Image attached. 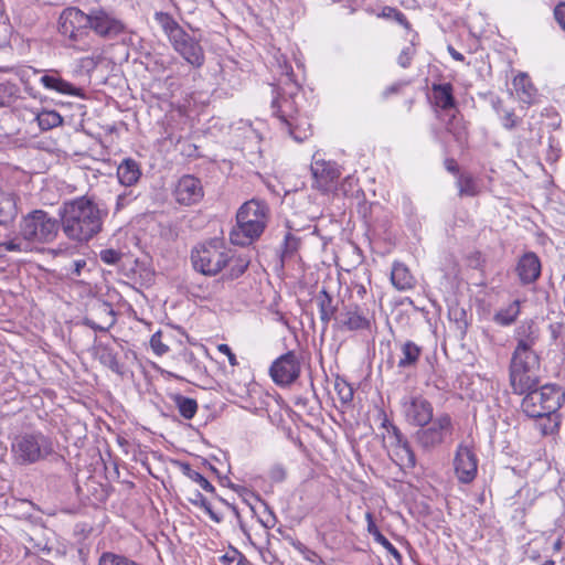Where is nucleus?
I'll use <instances>...</instances> for the list:
<instances>
[{
	"mask_svg": "<svg viewBox=\"0 0 565 565\" xmlns=\"http://www.w3.org/2000/svg\"><path fill=\"white\" fill-rule=\"evenodd\" d=\"M58 216L61 230L66 238L84 244L103 231L108 210L94 196L82 195L63 202Z\"/></svg>",
	"mask_w": 565,
	"mask_h": 565,
	"instance_id": "1",
	"label": "nucleus"
},
{
	"mask_svg": "<svg viewBox=\"0 0 565 565\" xmlns=\"http://www.w3.org/2000/svg\"><path fill=\"white\" fill-rule=\"evenodd\" d=\"M268 220L267 203L256 199L245 202L236 213V226L230 234L231 242L237 246L252 244L262 236Z\"/></svg>",
	"mask_w": 565,
	"mask_h": 565,
	"instance_id": "2",
	"label": "nucleus"
},
{
	"mask_svg": "<svg viewBox=\"0 0 565 565\" xmlns=\"http://www.w3.org/2000/svg\"><path fill=\"white\" fill-rule=\"evenodd\" d=\"M522 401L521 408L530 418H546L548 425H541L543 435L553 433L551 426V415L555 414L562 405L564 394L557 385L546 384L541 387L534 386L526 391Z\"/></svg>",
	"mask_w": 565,
	"mask_h": 565,
	"instance_id": "3",
	"label": "nucleus"
},
{
	"mask_svg": "<svg viewBox=\"0 0 565 565\" xmlns=\"http://www.w3.org/2000/svg\"><path fill=\"white\" fill-rule=\"evenodd\" d=\"M60 230V218L41 209L23 215L19 223V236L29 243H52L57 237Z\"/></svg>",
	"mask_w": 565,
	"mask_h": 565,
	"instance_id": "4",
	"label": "nucleus"
},
{
	"mask_svg": "<svg viewBox=\"0 0 565 565\" xmlns=\"http://www.w3.org/2000/svg\"><path fill=\"white\" fill-rule=\"evenodd\" d=\"M540 358L534 350H514L510 363L513 393L522 395L540 384Z\"/></svg>",
	"mask_w": 565,
	"mask_h": 565,
	"instance_id": "5",
	"label": "nucleus"
},
{
	"mask_svg": "<svg viewBox=\"0 0 565 565\" xmlns=\"http://www.w3.org/2000/svg\"><path fill=\"white\" fill-rule=\"evenodd\" d=\"M275 96L271 102L273 114L279 119L280 125L296 120L299 115L296 97L300 92V85L294 77L291 66H286L279 77L277 86H274Z\"/></svg>",
	"mask_w": 565,
	"mask_h": 565,
	"instance_id": "6",
	"label": "nucleus"
},
{
	"mask_svg": "<svg viewBox=\"0 0 565 565\" xmlns=\"http://www.w3.org/2000/svg\"><path fill=\"white\" fill-rule=\"evenodd\" d=\"M11 452L17 463L26 466L46 459L54 447L51 438L41 431L23 433L13 439Z\"/></svg>",
	"mask_w": 565,
	"mask_h": 565,
	"instance_id": "7",
	"label": "nucleus"
},
{
	"mask_svg": "<svg viewBox=\"0 0 565 565\" xmlns=\"http://www.w3.org/2000/svg\"><path fill=\"white\" fill-rule=\"evenodd\" d=\"M455 423L450 414L440 413L426 426H419L414 434V440L425 452H431L438 447L452 440Z\"/></svg>",
	"mask_w": 565,
	"mask_h": 565,
	"instance_id": "8",
	"label": "nucleus"
},
{
	"mask_svg": "<svg viewBox=\"0 0 565 565\" xmlns=\"http://www.w3.org/2000/svg\"><path fill=\"white\" fill-rule=\"evenodd\" d=\"M191 259L196 270L214 276L233 259V255L222 243L213 241L192 250Z\"/></svg>",
	"mask_w": 565,
	"mask_h": 565,
	"instance_id": "9",
	"label": "nucleus"
},
{
	"mask_svg": "<svg viewBox=\"0 0 565 565\" xmlns=\"http://www.w3.org/2000/svg\"><path fill=\"white\" fill-rule=\"evenodd\" d=\"M375 322V315L366 302L343 306L335 317V326L344 331H370Z\"/></svg>",
	"mask_w": 565,
	"mask_h": 565,
	"instance_id": "10",
	"label": "nucleus"
},
{
	"mask_svg": "<svg viewBox=\"0 0 565 565\" xmlns=\"http://www.w3.org/2000/svg\"><path fill=\"white\" fill-rule=\"evenodd\" d=\"M90 23V12L85 13L78 8L70 7L60 15L58 31L72 42H78L88 34Z\"/></svg>",
	"mask_w": 565,
	"mask_h": 565,
	"instance_id": "11",
	"label": "nucleus"
},
{
	"mask_svg": "<svg viewBox=\"0 0 565 565\" xmlns=\"http://www.w3.org/2000/svg\"><path fill=\"white\" fill-rule=\"evenodd\" d=\"M402 414L412 426H426L434 417L433 404L422 394L405 395L401 399Z\"/></svg>",
	"mask_w": 565,
	"mask_h": 565,
	"instance_id": "12",
	"label": "nucleus"
},
{
	"mask_svg": "<svg viewBox=\"0 0 565 565\" xmlns=\"http://www.w3.org/2000/svg\"><path fill=\"white\" fill-rule=\"evenodd\" d=\"M383 427L386 428L390 448L395 456V462L403 467L412 469L416 466V456L411 447L407 437L402 430L386 417L383 422Z\"/></svg>",
	"mask_w": 565,
	"mask_h": 565,
	"instance_id": "13",
	"label": "nucleus"
},
{
	"mask_svg": "<svg viewBox=\"0 0 565 565\" xmlns=\"http://www.w3.org/2000/svg\"><path fill=\"white\" fill-rule=\"evenodd\" d=\"M300 370L297 354L294 351H288L273 362L269 374L277 385L286 386L299 377Z\"/></svg>",
	"mask_w": 565,
	"mask_h": 565,
	"instance_id": "14",
	"label": "nucleus"
},
{
	"mask_svg": "<svg viewBox=\"0 0 565 565\" xmlns=\"http://www.w3.org/2000/svg\"><path fill=\"white\" fill-rule=\"evenodd\" d=\"M173 50L194 68H201L205 63L204 50L199 40L185 30L170 41Z\"/></svg>",
	"mask_w": 565,
	"mask_h": 565,
	"instance_id": "15",
	"label": "nucleus"
},
{
	"mask_svg": "<svg viewBox=\"0 0 565 565\" xmlns=\"http://www.w3.org/2000/svg\"><path fill=\"white\" fill-rule=\"evenodd\" d=\"M478 458L472 447L459 444L454 458L456 477L461 483H470L478 472Z\"/></svg>",
	"mask_w": 565,
	"mask_h": 565,
	"instance_id": "16",
	"label": "nucleus"
},
{
	"mask_svg": "<svg viewBox=\"0 0 565 565\" xmlns=\"http://www.w3.org/2000/svg\"><path fill=\"white\" fill-rule=\"evenodd\" d=\"M89 29L103 39H114L125 31V24L105 9L90 10Z\"/></svg>",
	"mask_w": 565,
	"mask_h": 565,
	"instance_id": "17",
	"label": "nucleus"
},
{
	"mask_svg": "<svg viewBox=\"0 0 565 565\" xmlns=\"http://www.w3.org/2000/svg\"><path fill=\"white\" fill-rule=\"evenodd\" d=\"M173 196L184 206L198 204L204 196L201 180L192 174L182 175L173 189Z\"/></svg>",
	"mask_w": 565,
	"mask_h": 565,
	"instance_id": "18",
	"label": "nucleus"
},
{
	"mask_svg": "<svg viewBox=\"0 0 565 565\" xmlns=\"http://www.w3.org/2000/svg\"><path fill=\"white\" fill-rule=\"evenodd\" d=\"M310 170L313 177L312 186L326 193L329 192L340 177L335 162L326 161L313 156Z\"/></svg>",
	"mask_w": 565,
	"mask_h": 565,
	"instance_id": "19",
	"label": "nucleus"
},
{
	"mask_svg": "<svg viewBox=\"0 0 565 565\" xmlns=\"http://www.w3.org/2000/svg\"><path fill=\"white\" fill-rule=\"evenodd\" d=\"M541 268L539 256L533 252H529L520 257L515 271L522 285H530L540 278Z\"/></svg>",
	"mask_w": 565,
	"mask_h": 565,
	"instance_id": "20",
	"label": "nucleus"
},
{
	"mask_svg": "<svg viewBox=\"0 0 565 565\" xmlns=\"http://www.w3.org/2000/svg\"><path fill=\"white\" fill-rule=\"evenodd\" d=\"M180 371L190 377H201L206 373L205 366L199 361L193 351L184 348L174 355Z\"/></svg>",
	"mask_w": 565,
	"mask_h": 565,
	"instance_id": "21",
	"label": "nucleus"
},
{
	"mask_svg": "<svg viewBox=\"0 0 565 565\" xmlns=\"http://www.w3.org/2000/svg\"><path fill=\"white\" fill-rule=\"evenodd\" d=\"M40 83L46 88L51 90H55L60 94L82 97L83 90L82 88L75 87L70 82L63 79L57 71H51L50 74H45L40 78Z\"/></svg>",
	"mask_w": 565,
	"mask_h": 565,
	"instance_id": "22",
	"label": "nucleus"
},
{
	"mask_svg": "<svg viewBox=\"0 0 565 565\" xmlns=\"http://www.w3.org/2000/svg\"><path fill=\"white\" fill-rule=\"evenodd\" d=\"M316 302L319 309L320 320L323 323V328L327 329L332 319L335 320L338 316V302L334 301L331 294L322 288L316 296Z\"/></svg>",
	"mask_w": 565,
	"mask_h": 565,
	"instance_id": "23",
	"label": "nucleus"
},
{
	"mask_svg": "<svg viewBox=\"0 0 565 565\" xmlns=\"http://www.w3.org/2000/svg\"><path fill=\"white\" fill-rule=\"evenodd\" d=\"M431 92L434 97V103L437 107L443 110H448L455 108L457 103L454 96V87L451 83H441L431 85Z\"/></svg>",
	"mask_w": 565,
	"mask_h": 565,
	"instance_id": "24",
	"label": "nucleus"
},
{
	"mask_svg": "<svg viewBox=\"0 0 565 565\" xmlns=\"http://www.w3.org/2000/svg\"><path fill=\"white\" fill-rule=\"evenodd\" d=\"M117 177L122 185L131 186L136 184L141 177L139 163L131 158L124 159L117 168Z\"/></svg>",
	"mask_w": 565,
	"mask_h": 565,
	"instance_id": "25",
	"label": "nucleus"
},
{
	"mask_svg": "<svg viewBox=\"0 0 565 565\" xmlns=\"http://www.w3.org/2000/svg\"><path fill=\"white\" fill-rule=\"evenodd\" d=\"M518 344L515 350H533V345L539 339V332L533 321H524L516 329Z\"/></svg>",
	"mask_w": 565,
	"mask_h": 565,
	"instance_id": "26",
	"label": "nucleus"
},
{
	"mask_svg": "<svg viewBox=\"0 0 565 565\" xmlns=\"http://www.w3.org/2000/svg\"><path fill=\"white\" fill-rule=\"evenodd\" d=\"M281 129L297 142H302L312 135L311 125L307 118L301 116H298L296 120L281 124Z\"/></svg>",
	"mask_w": 565,
	"mask_h": 565,
	"instance_id": "27",
	"label": "nucleus"
},
{
	"mask_svg": "<svg viewBox=\"0 0 565 565\" xmlns=\"http://www.w3.org/2000/svg\"><path fill=\"white\" fill-rule=\"evenodd\" d=\"M391 281L397 290L412 289L415 286V278L405 264L395 262L391 271Z\"/></svg>",
	"mask_w": 565,
	"mask_h": 565,
	"instance_id": "28",
	"label": "nucleus"
},
{
	"mask_svg": "<svg viewBox=\"0 0 565 565\" xmlns=\"http://www.w3.org/2000/svg\"><path fill=\"white\" fill-rule=\"evenodd\" d=\"M423 349L415 342L407 340L401 345V358L397 362L399 369H412L415 367L419 361Z\"/></svg>",
	"mask_w": 565,
	"mask_h": 565,
	"instance_id": "29",
	"label": "nucleus"
},
{
	"mask_svg": "<svg viewBox=\"0 0 565 565\" xmlns=\"http://www.w3.org/2000/svg\"><path fill=\"white\" fill-rule=\"evenodd\" d=\"M18 214V198L12 193H0V225L11 224Z\"/></svg>",
	"mask_w": 565,
	"mask_h": 565,
	"instance_id": "30",
	"label": "nucleus"
},
{
	"mask_svg": "<svg viewBox=\"0 0 565 565\" xmlns=\"http://www.w3.org/2000/svg\"><path fill=\"white\" fill-rule=\"evenodd\" d=\"M174 407L178 409L180 416L184 419H192L198 413V402L194 398L184 396L180 393L170 394Z\"/></svg>",
	"mask_w": 565,
	"mask_h": 565,
	"instance_id": "31",
	"label": "nucleus"
},
{
	"mask_svg": "<svg viewBox=\"0 0 565 565\" xmlns=\"http://www.w3.org/2000/svg\"><path fill=\"white\" fill-rule=\"evenodd\" d=\"M446 130L454 137L459 147L463 148L468 143L469 132L462 118L456 115L451 116L446 124Z\"/></svg>",
	"mask_w": 565,
	"mask_h": 565,
	"instance_id": "32",
	"label": "nucleus"
},
{
	"mask_svg": "<svg viewBox=\"0 0 565 565\" xmlns=\"http://www.w3.org/2000/svg\"><path fill=\"white\" fill-rule=\"evenodd\" d=\"M96 355L100 363L110 369L115 373H120L121 365L117 359V353L111 347L105 343H99L95 348Z\"/></svg>",
	"mask_w": 565,
	"mask_h": 565,
	"instance_id": "33",
	"label": "nucleus"
},
{
	"mask_svg": "<svg viewBox=\"0 0 565 565\" xmlns=\"http://www.w3.org/2000/svg\"><path fill=\"white\" fill-rule=\"evenodd\" d=\"M513 85L516 90V94L519 95L522 102L527 104L532 103L536 89L526 74L521 73L518 76H515L513 79Z\"/></svg>",
	"mask_w": 565,
	"mask_h": 565,
	"instance_id": "34",
	"label": "nucleus"
},
{
	"mask_svg": "<svg viewBox=\"0 0 565 565\" xmlns=\"http://www.w3.org/2000/svg\"><path fill=\"white\" fill-rule=\"evenodd\" d=\"M154 20L162 28L164 34L168 36L169 41L174 39L178 34L184 30L171 14L167 12H156Z\"/></svg>",
	"mask_w": 565,
	"mask_h": 565,
	"instance_id": "35",
	"label": "nucleus"
},
{
	"mask_svg": "<svg viewBox=\"0 0 565 565\" xmlns=\"http://www.w3.org/2000/svg\"><path fill=\"white\" fill-rule=\"evenodd\" d=\"M520 315V301L514 300L508 307L495 312L493 320L500 326L507 327L512 324Z\"/></svg>",
	"mask_w": 565,
	"mask_h": 565,
	"instance_id": "36",
	"label": "nucleus"
},
{
	"mask_svg": "<svg viewBox=\"0 0 565 565\" xmlns=\"http://www.w3.org/2000/svg\"><path fill=\"white\" fill-rule=\"evenodd\" d=\"M459 196H476L480 193V188L471 174H459L457 180Z\"/></svg>",
	"mask_w": 565,
	"mask_h": 565,
	"instance_id": "37",
	"label": "nucleus"
},
{
	"mask_svg": "<svg viewBox=\"0 0 565 565\" xmlns=\"http://www.w3.org/2000/svg\"><path fill=\"white\" fill-rule=\"evenodd\" d=\"M181 471L185 477L198 483L206 492L215 493L214 486H212V483L199 471L192 469L189 463H181Z\"/></svg>",
	"mask_w": 565,
	"mask_h": 565,
	"instance_id": "38",
	"label": "nucleus"
},
{
	"mask_svg": "<svg viewBox=\"0 0 565 565\" xmlns=\"http://www.w3.org/2000/svg\"><path fill=\"white\" fill-rule=\"evenodd\" d=\"M39 127L42 130H50L63 122L62 116L55 110H43L36 116Z\"/></svg>",
	"mask_w": 565,
	"mask_h": 565,
	"instance_id": "39",
	"label": "nucleus"
},
{
	"mask_svg": "<svg viewBox=\"0 0 565 565\" xmlns=\"http://www.w3.org/2000/svg\"><path fill=\"white\" fill-rule=\"evenodd\" d=\"M98 565H140L136 561L113 552H104L99 556Z\"/></svg>",
	"mask_w": 565,
	"mask_h": 565,
	"instance_id": "40",
	"label": "nucleus"
},
{
	"mask_svg": "<svg viewBox=\"0 0 565 565\" xmlns=\"http://www.w3.org/2000/svg\"><path fill=\"white\" fill-rule=\"evenodd\" d=\"M334 390L338 398L343 405H348L352 402L354 391L350 383L342 377H337L334 381Z\"/></svg>",
	"mask_w": 565,
	"mask_h": 565,
	"instance_id": "41",
	"label": "nucleus"
},
{
	"mask_svg": "<svg viewBox=\"0 0 565 565\" xmlns=\"http://www.w3.org/2000/svg\"><path fill=\"white\" fill-rule=\"evenodd\" d=\"M379 17L384 19H392L396 21L398 24H401L405 30L412 31V25L407 20L406 15L396 8L386 6L382 9Z\"/></svg>",
	"mask_w": 565,
	"mask_h": 565,
	"instance_id": "42",
	"label": "nucleus"
},
{
	"mask_svg": "<svg viewBox=\"0 0 565 565\" xmlns=\"http://www.w3.org/2000/svg\"><path fill=\"white\" fill-rule=\"evenodd\" d=\"M418 39V34L415 32L413 39L411 40V44L402 50L397 57V63L403 68H408L412 64V61L416 54V40Z\"/></svg>",
	"mask_w": 565,
	"mask_h": 565,
	"instance_id": "43",
	"label": "nucleus"
},
{
	"mask_svg": "<svg viewBox=\"0 0 565 565\" xmlns=\"http://www.w3.org/2000/svg\"><path fill=\"white\" fill-rule=\"evenodd\" d=\"M300 246V239L295 236L291 232H288L285 235L284 243H282V250H281V257L290 258L294 256V254L298 250Z\"/></svg>",
	"mask_w": 565,
	"mask_h": 565,
	"instance_id": "44",
	"label": "nucleus"
},
{
	"mask_svg": "<svg viewBox=\"0 0 565 565\" xmlns=\"http://www.w3.org/2000/svg\"><path fill=\"white\" fill-rule=\"evenodd\" d=\"M222 565H247L248 561L237 548L231 547L228 552L220 557Z\"/></svg>",
	"mask_w": 565,
	"mask_h": 565,
	"instance_id": "45",
	"label": "nucleus"
},
{
	"mask_svg": "<svg viewBox=\"0 0 565 565\" xmlns=\"http://www.w3.org/2000/svg\"><path fill=\"white\" fill-rule=\"evenodd\" d=\"M26 245L20 238H13L8 242L0 243V257L8 252H25Z\"/></svg>",
	"mask_w": 565,
	"mask_h": 565,
	"instance_id": "46",
	"label": "nucleus"
},
{
	"mask_svg": "<svg viewBox=\"0 0 565 565\" xmlns=\"http://www.w3.org/2000/svg\"><path fill=\"white\" fill-rule=\"evenodd\" d=\"M374 541L376 543L381 544L387 551V553L394 557L397 565H403V557H402L401 553L383 534L380 535Z\"/></svg>",
	"mask_w": 565,
	"mask_h": 565,
	"instance_id": "47",
	"label": "nucleus"
},
{
	"mask_svg": "<svg viewBox=\"0 0 565 565\" xmlns=\"http://www.w3.org/2000/svg\"><path fill=\"white\" fill-rule=\"evenodd\" d=\"M99 258L107 265H116L121 259V253L114 248H105L99 252Z\"/></svg>",
	"mask_w": 565,
	"mask_h": 565,
	"instance_id": "48",
	"label": "nucleus"
},
{
	"mask_svg": "<svg viewBox=\"0 0 565 565\" xmlns=\"http://www.w3.org/2000/svg\"><path fill=\"white\" fill-rule=\"evenodd\" d=\"M150 345L153 350V352L158 355H162L168 352L169 348L162 342V333L161 331L156 332L152 334L150 339Z\"/></svg>",
	"mask_w": 565,
	"mask_h": 565,
	"instance_id": "49",
	"label": "nucleus"
},
{
	"mask_svg": "<svg viewBox=\"0 0 565 565\" xmlns=\"http://www.w3.org/2000/svg\"><path fill=\"white\" fill-rule=\"evenodd\" d=\"M292 546H294V547H295L299 553H301V554H302V556H303L307 561H309V562H311V563H315V562L319 558L318 554H317L315 551H312V550L308 548L305 544H302V543H301V542H299V541H297V542L292 543Z\"/></svg>",
	"mask_w": 565,
	"mask_h": 565,
	"instance_id": "50",
	"label": "nucleus"
},
{
	"mask_svg": "<svg viewBox=\"0 0 565 565\" xmlns=\"http://www.w3.org/2000/svg\"><path fill=\"white\" fill-rule=\"evenodd\" d=\"M247 267H248V262L246 259L237 258L235 260V264L231 267L230 277L238 278L241 275H243L245 273Z\"/></svg>",
	"mask_w": 565,
	"mask_h": 565,
	"instance_id": "51",
	"label": "nucleus"
},
{
	"mask_svg": "<svg viewBox=\"0 0 565 565\" xmlns=\"http://www.w3.org/2000/svg\"><path fill=\"white\" fill-rule=\"evenodd\" d=\"M365 518L367 521V532L373 536L374 540H376L380 535H382V533L375 524L374 516L371 512H367Z\"/></svg>",
	"mask_w": 565,
	"mask_h": 565,
	"instance_id": "52",
	"label": "nucleus"
},
{
	"mask_svg": "<svg viewBox=\"0 0 565 565\" xmlns=\"http://www.w3.org/2000/svg\"><path fill=\"white\" fill-rule=\"evenodd\" d=\"M554 17L559 26L565 31V2H561L555 7Z\"/></svg>",
	"mask_w": 565,
	"mask_h": 565,
	"instance_id": "53",
	"label": "nucleus"
},
{
	"mask_svg": "<svg viewBox=\"0 0 565 565\" xmlns=\"http://www.w3.org/2000/svg\"><path fill=\"white\" fill-rule=\"evenodd\" d=\"M407 85L406 82H396L392 85H390L388 87L385 88V90L383 92V97L384 98H388L391 97L392 95H395V94H398L401 93V90Z\"/></svg>",
	"mask_w": 565,
	"mask_h": 565,
	"instance_id": "54",
	"label": "nucleus"
},
{
	"mask_svg": "<svg viewBox=\"0 0 565 565\" xmlns=\"http://www.w3.org/2000/svg\"><path fill=\"white\" fill-rule=\"evenodd\" d=\"M218 351L226 354V356L228 358V362L232 366L238 364L236 355L232 352L231 348L227 344L218 345Z\"/></svg>",
	"mask_w": 565,
	"mask_h": 565,
	"instance_id": "55",
	"label": "nucleus"
},
{
	"mask_svg": "<svg viewBox=\"0 0 565 565\" xmlns=\"http://www.w3.org/2000/svg\"><path fill=\"white\" fill-rule=\"evenodd\" d=\"M189 501L192 504H194L195 507H200V508L205 507L206 503L209 502L206 500V498L200 491H194L193 495L191 498H189Z\"/></svg>",
	"mask_w": 565,
	"mask_h": 565,
	"instance_id": "56",
	"label": "nucleus"
},
{
	"mask_svg": "<svg viewBox=\"0 0 565 565\" xmlns=\"http://www.w3.org/2000/svg\"><path fill=\"white\" fill-rule=\"evenodd\" d=\"M502 119H503V126L507 129H512L516 126V117L512 110L505 111Z\"/></svg>",
	"mask_w": 565,
	"mask_h": 565,
	"instance_id": "57",
	"label": "nucleus"
},
{
	"mask_svg": "<svg viewBox=\"0 0 565 565\" xmlns=\"http://www.w3.org/2000/svg\"><path fill=\"white\" fill-rule=\"evenodd\" d=\"M444 166L449 173L459 175V166L454 158H446Z\"/></svg>",
	"mask_w": 565,
	"mask_h": 565,
	"instance_id": "58",
	"label": "nucleus"
},
{
	"mask_svg": "<svg viewBox=\"0 0 565 565\" xmlns=\"http://www.w3.org/2000/svg\"><path fill=\"white\" fill-rule=\"evenodd\" d=\"M270 476L275 481H282L286 477V470L282 466H275L270 471Z\"/></svg>",
	"mask_w": 565,
	"mask_h": 565,
	"instance_id": "59",
	"label": "nucleus"
},
{
	"mask_svg": "<svg viewBox=\"0 0 565 565\" xmlns=\"http://www.w3.org/2000/svg\"><path fill=\"white\" fill-rule=\"evenodd\" d=\"M86 260L85 259H77V260H74L73 262V265H72V270H71V275L73 276H79L81 275V271L82 269L86 266Z\"/></svg>",
	"mask_w": 565,
	"mask_h": 565,
	"instance_id": "60",
	"label": "nucleus"
},
{
	"mask_svg": "<svg viewBox=\"0 0 565 565\" xmlns=\"http://www.w3.org/2000/svg\"><path fill=\"white\" fill-rule=\"evenodd\" d=\"M202 509H204V511L210 515V518L214 522L220 523L222 521V516L212 510L210 502H207L206 505L203 507Z\"/></svg>",
	"mask_w": 565,
	"mask_h": 565,
	"instance_id": "61",
	"label": "nucleus"
},
{
	"mask_svg": "<svg viewBox=\"0 0 565 565\" xmlns=\"http://www.w3.org/2000/svg\"><path fill=\"white\" fill-rule=\"evenodd\" d=\"M353 290H354V292L356 294V296L360 299H364L366 297L367 290H366V287L364 285H362V284H354L353 285Z\"/></svg>",
	"mask_w": 565,
	"mask_h": 565,
	"instance_id": "62",
	"label": "nucleus"
},
{
	"mask_svg": "<svg viewBox=\"0 0 565 565\" xmlns=\"http://www.w3.org/2000/svg\"><path fill=\"white\" fill-rule=\"evenodd\" d=\"M448 52L454 60L459 61V62L465 61V56L460 52L455 50L451 45L448 46Z\"/></svg>",
	"mask_w": 565,
	"mask_h": 565,
	"instance_id": "63",
	"label": "nucleus"
},
{
	"mask_svg": "<svg viewBox=\"0 0 565 565\" xmlns=\"http://www.w3.org/2000/svg\"><path fill=\"white\" fill-rule=\"evenodd\" d=\"M88 327H90L92 329L94 330H98V331H107L109 329V327H103V326H99L97 324L96 322L92 321V320H88L86 319V322H85Z\"/></svg>",
	"mask_w": 565,
	"mask_h": 565,
	"instance_id": "64",
	"label": "nucleus"
}]
</instances>
